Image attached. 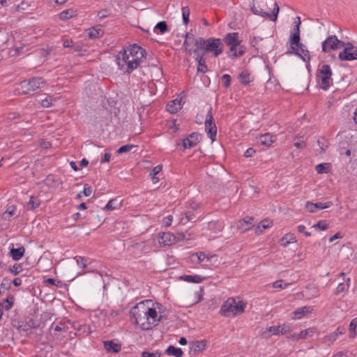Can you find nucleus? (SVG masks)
<instances>
[{"label":"nucleus","instance_id":"nucleus-62","mask_svg":"<svg viewBox=\"0 0 357 357\" xmlns=\"http://www.w3.org/2000/svg\"><path fill=\"white\" fill-rule=\"evenodd\" d=\"M287 284H284V287H287ZM273 287L274 288H276V289H278V288L282 289V288H284V287H283V281L282 280L275 281L273 283Z\"/></svg>","mask_w":357,"mask_h":357},{"label":"nucleus","instance_id":"nucleus-64","mask_svg":"<svg viewBox=\"0 0 357 357\" xmlns=\"http://www.w3.org/2000/svg\"><path fill=\"white\" fill-rule=\"evenodd\" d=\"M297 22H296V27L294 29V33H298L300 35V26H301V18L300 17H297Z\"/></svg>","mask_w":357,"mask_h":357},{"label":"nucleus","instance_id":"nucleus-46","mask_svg":"<svg viewBox=\"0 0 357 357\" xmlns=\"http://www.w3.org/2000/svg\"><path fill=\"white\" fill-rule=\"evenodd\" d=\"M155 29H159L160 33H164L167 31V24L165 21L160 22L155 26Z\"/></svg>","mask_w":357,"mask_h":357},{"label":"nucleus","instance_id":"nucleus-41","mask_svg":"<svg viewBox=\"0 0 357 357\" xmlns=\"http://www.w3.org/2000/svg\"><path fill=\"white\" fill-rule=\"evenodd\" d=\"M8 271L13 275H16L22 271V265L15 264L13 266L9 267Z\"/></svg>","mask_w":357,"mask_h":357},{"label":"nucleus","instance_id":"nucleus-40","mask_svg":"<svg viewBox=\"0 0 357 357\" xmlns=\"http://www.w3.org/2000/svg\"><path fill=\"white\" fill-rule=\"evenodd\" d=\"M15 213V208L13 206L8 207L3 214V218L6 220H9Z\"/></svg>","mask_w":357,"mask_h":357},{"label":"nucleus","instance_id":"nucleus-53","mask_svg":"<svg viewBox=\"0 0 357 357\" xmlns=\"http://www.w3.org/2000/svg\"><path fill=\"white\" fill-rule=\"evenodd\" d=\"M142 357H160V353L158 351L154 353L143 351L142 354Z\"/></svg>","mask_w":357,"mask_h":357},{"label":"nucleus","instance_id":"nucleus-38","mask_svg":"<svg viewBox=\"0 0 357 357\" xmlns=\"http://www.w3.org/2000/svg\"><path fill=\"white\" fill-rule=\"evenodd\" d=\"M330 167L329 163H321L315 167V169L318 174L327 173Z\"/></svg>","mask_w":357,"mask_h":357},{"label":"nucleus","instance_id":"nucleus-25","mask_svg":"<svg viewBox=\"0 0 357 357\" xmlns=\"http://www.w3.org/2000/svg\"><path fill=\"white\" fill-rule=\"evenodd\" d=\"M104 33V31L101 28V26H96L89 29L88 36L89 38L94 39L101 37Z\"/></svg>","mask_w":357,"mask_h":357},{"label":"nucleus","instance_id":"nucleus-32","mask_svg":"<svg viewBox=\"0 0 357 357\" xmlns=\"http://www.w3.org/2000/svg\"><path fill=\"white\" fill-rule=\"evenodd\" d=\"M271 222L268 220H261L255 228V233L257 235L261 234L264 229L271 227Z\"/></svg>","mask_w":357,"mask_h":357},{"label":"nucleus","instance_id":"nucleus-17","mask_svg":"<svg viewBox=\"0 0 357 357\" xmlns=\"http://www.w3.org/2000/svg\"><path fill=\"white\" fill-rule=\"evenodd\" d=\"M195 60L197 62V71L205 73L207 70V66L206 65L205 60L204 59V54L197 51V50H195Z\"/></svg>","mask_w":357,"mask_h":357},{"label":"nucleus","instance_id":"nucleus-12","mask_svg":"<svg viewBox=\"0 0 357 357\" xmlns=\"http://www.w3.org/2000/svg\"><path fill=\"white\" fill-rule=\"evenodd\" d=\"M273 6H274V7H273L272 13L263 12L261 9L259 10L257 8H256L255 6H253L252 8V11L253 13H255L256 15H261V17H264L269 18L272 21L275 22L277 20L278 15L280 11V8L277 3H274Z\"/></svg>","mask_w":357,"mask_h":357},{"label":"nucleus","instance_id":"nucleus-34","mask_svg":"<svg viewBox=\"0 0 357 357\" xmlns=\"http://www.w3.org/2000/svg\"><path fill=\"white\" fill-rule=\"evenodd\" d=\"M290 43L291 48L292 50H296V49H298V45L301 44L300 43V35H298V33H294L293 36L291 38Z\"/></svg>","mask_w":357,"mask_h":357},{"label":"nucleus","instance_id":"nucleus-15","mask_svg":"<svg viewBox=\"0 0 357 357\" xmlns=\"http://www.w3.org/2000/svg\"><path fill=\"white\" fill-rule=\"evenodd\" d=\"M333 205L331 202H327L325 203L318 202V203H312L310 202H307L305 204V208L310 213H315L317 210L325 209L329 208Z\"/></svg>","mask_w":357,"mask_h":357},{"label":"nucleus","instance_id":"nucleus-18","mask_svg":"<svg viewBox=\"0 0 357 357\" xmlns=\"http://www.w3.org/2000/svg\"><path fill=\"white\" fill-rule=\"evenodd\" d=\"M237 229L242 233L245 232L253 227V218L247 216L237 222Z\"/></svg>","mask_w":357,"mask_h":357},{"label":"nucleus","instance_id":"nucleus-47","mask_svg":"<svg viewBox=\"0 0 357 357\" xmlns=\"http://www.w3.org/2000/svg\"><path fill=\"white\" fill-rule=\"evenodd\" d=\"M202 296H203V289H200L199 291H195L193 294L194 300L192 301V304H195L199 303L202 300Z\"/></svg>","mask_w":357,"mask_h":357},{"label":"nucleus","instance_id":"nucleus-29","mask_svg":"<svg viewBox=\"0 0 357 357\" xmlns=\"http://www.w3.org/2000/svg\"><path fill=\"white\" fill-rule=\"evenodd\" d=\"M165 353L168 356H174V357H182L183 355V352L181 348H176L172 345L167 347Z\"/></svg>","mask_w":357,"mask_h":357},{"label":"nucleus","instance_id":"nucleus-59","mask_svg":"<svg viewBox=\"0 0 357 357\" xmlns=\"http://www.w3.org/2000/svg\"><path fill=\"white\" fill-rule=\"evenodd\" d=\"M162 165H159L155 167L151 172L150 173L151 176H156L158 174H159L162 171Z\"/></svg>","mask_w":357,"mask_h":357},{"label":"nucleus","instance_id":"nucleus-28","mask_svg":"<svg viewBox=\"0 0 357 357\" xmlns=\"http://www.w3.org/2000/svg\"><path fill=\"white\" fill-rule=\"evenodd\" d=\"M206 343L204 340L195 341L192 342L190 350L194 353L200 352L205 349Z\"/></svg>","mask_w":357,"mask_h":357},{"label":"nucleus","instance_id":"nucleus-48","mask_svg":"<svg viewBox=\"0 0 357 357\" xmlns=\"http://www.w3.org/2000/svg\"><path fill=\"white\" fill-rule=\"evenodd\" d=\"M294 146L298 149H304L306 146L305 142L303 139V137H296L294 139Z\"/></svg>","mask_w":357,"mask_h":357},{"label":"nucleus","instance_id":"nucleus-4","mask_svg":"<svg viewBox=\"0 0 357 357\" xmlns=\"http://www.w3.org/2000/svg\"><path fill=\"white\" fill-rule=\"evenodd\" d=\"M146 311V305L144 303L137 304L130 310V314L135 319V324L140 326L142 330L151 329V325L148 323Z\"/></svg>","mask_w":357,"mask_h":357},{"label":"nucleus","instance_id":"nucleus-44","mask_svg":"<svg viewBox=\"0 0 357 357\" xmlns=\"http://www.w3.org/2000/svg\"><path fill=\"white\" fill-rule=\"evenodd\" d=\"M137 146L135 145L132 144H126L124 146H121L118 150L117 153L119 154L127 153L130 151H132L133 149L136 148Z\"/></svg>","mask_w":357,"mask_h":357},{"label":"nucleus","instance_id":"nucleus-7","mask_svg":"<svg viewBox=\"0 0 357 357\" xmlns=\"http://www.w3.org/2000/svg\"><path fill=\"white\" fill-rule=\"evenodd\" d=\"M332 70L329 65L321 66L317 74V78L321 81V88L327 90L333 84Z\"/></svg>","mask_w":357,"mask_h":357},{"label":"nucleus","instance_id":"nucleus-21","mask_svg":"<svg viewBox=\"0 0 357 357\" xmlns=\"http://www.w3.org/2000/svg\"><path fill=\"white\" fill-rule=\"evenodd\" d=\"M199 142V135L192 133L183 139V144L185 149H190L195 146Z\"/></svg>","mask_w":357,"mask_h":357},{"label":"nucleus","instance_id":"nucleus-63","mask_svg":"<svg viewBox=\"0 0 357 357\" xmlns=\"http://www.w3.org/2000/svg\"><path fill=\"white\" fill-rule=\"evenodd\" d=\"M255 153V149H253L252 148H249L245 151L244 156L246 158H250V157H252Z\"/></svg>","mask_w":357,"mask_h":357},{"label":"nucleus","instance_id":"nucleus-16","mask_svg":"<svg viewBox=\"0 0 357 357\" xmlns=\"http://www.w3.org/2000/svg\"><path fill=\"white\" fill-rule=\"evenodd\" d=\"M315 331L314 328H310L304 331H301L298 333H292L287 336L288 339L298 341L301 339H306L308 337H311L314 333Z\"/></svg>","mask_w":357,"mask_h":357},{"label":"nucleus","instance_id":"nucleus-6","mask_svg":"<svg viewBox=\"0 0 357 357\" xmlns=\"http://www.w3.org/2000/svg\"><path fill=\"white\" fill-rule=\"evenodd\" d=\"M45 82L41 77H33L29 80H24L20 83L19 87L16 89L19 94L27 95L45 86Z\"/></svg>","mask_w":357,"mask_h":357},{"label":"nucleus","instance_id":"nucleus-30","mask_svg":"<svg viewBox=\"0 0 357 357\" xmlns=\"http://www.w3.org/2000/svg\"><path fill=\"white\" fill-rule=\"evenodd\" d=\"M77 15V10L70 8L62 11L59 14V17L62 20H69Z\"/></svg>","mask_w":357,"mask_h":357},{"label":"nucleus","instance_id":"nucleus-20","mask_svg":"<svg viewBox=\"0 0 357 357\" xmlns=\"http://www.w3.org/2000/svg\"><path fill=\"white\" fill-rule=\"evenodd\" d=\"M197 38H195V36L193 33L188 32L185 34V40L183 43V47L185 48V51H187L190 54H192L194 53V50L191 47V45L193 43L195 45V40Z\"/></svg>","mask_w":357,"mask_h":357},{"label":"nucleus","instance_id":"nucleus-27","mask_svg":"<svg viewBox=\"0 0 357 357\" xmlns=\"http://www.w3.org/2000/svg\"><path fill=\"white\" fill-rule=\"evenodd\" d=\"M121 206V201L118 198H114L109 200V202L105 205L104 209L107 211H113L120 208Z\"/></svg>","mask_w":357,"mask_h":357},{"label":"nucleus","instance_id":"nucleus-23","mask_svg":"<svg viewBox=\"0 0 357 357\" xmlns=\"http://www.w3.org/2000/svg\"><path fill=\"white\" fill-rule=\"evenodd\" d=\"M182 108L181 99L170 101L166 106V109L171 114L177 113Z\"/></svg>","mask_w":357,"mask_h":357},{"label":"nucleus","instance_id":"nucleus-8","mask_svg":"<svg viewBox=\"0 0 357 357\" xmlns=\"http://www.w3.org/2000/svg\"><path fill=\"white\" fill-rule=\"evenodd\" d=\"M344 46L345 43L338 40L336 36H330L322 43V51L324 52H329L331 50L344 47Z\"/></svg>","mask_w":357,"mask_h":357},{"label":"nucleus","instance_id":"nucleus-11","mask_svg":"<svg viewBox=\"0 0 357 357\" xmlns=\"http://www.w3.org/2000/svg\"><path fill=\"white\" fill-rule=\"evenodd\" d=\"M338 57L341 61L357 59V50L351 43H348V46L339 53Z\"/></svg>","mask_w":357,"mask_h":357},{"label":"nucleus","instance_id":"nucleus-14","mask_svg":"<svg viewBox=\"0 0 357 357\" xmlns=\"http://www.w3.org/2000/svg\"><path fill=\"white\" fill-rule=\"evenodd\" d=\"M177 242L176 235L169 232L160 234L158 236V243L160 245H172Z\"/></svg>","mask_w":357,"mask_h":357},{"label":"nucleus","instance_id":"nucleus-55","mask_svg":"<svg viewBox=\"0 0 357 357\" xmlns=\"http://www.w3.org/2000/svg\"><path fill=\"white\" fill-rule=\"evenodd\" d=\"M77 264L82 268H85L87 266L86 259L82 257L77 258Z\"/></svg>","mask_w":357,"mask_h":357},{"label":"nucleus","instance_id":"nucleus-1","mask_svg":"<svg viewBox=\"0 0 357 357\" xmlns=\"http://www.w3.org/2000/svg\"><path fill=\"white\" fill-rule=\"evenodd\" d=\"M145 54V50L133 45L127 50L119 52L116 56V63L121 70L130 73L139 66Z\"/></svg>","mask_w":357,"mask_h":357},{"label":"nucleus","instance_id":"nucleus-58","mask_svg":"<svg viewBox=\"0 0 357 357\" xmlns=\"http://www.w3.org/2000/svg\"><path fill=\"white\" fill-rule=\"evenodd\" d=\"M317 143L319 144L321 151H324L328 147V143L324 139H322L321 140L318 139Z\"/></svg>","mask_w":357,"mask_h":357},{"label":"nucleus","instance_id":"nucleus-57","mask_svg":"<svg viewBox=\"0 0 357 357\" xmlns=\"http://www.w3.org/2000/svg\"><path fill=\"white\" fill-rule=\"evenodd\" d=\"M54 181V177L52 175L47 176L46 179L45 180L46 185L50 187L54 186V185L53 184Z\"/></svg>","mask_w":357,"mask_h":357},{"label":"nucleus","instance_id":"nucleus-35","mask_svg":"<svg viewBox=\"0 0 357 357\" xmlns=\"http://www.w3.org/2000/svg\"><path fill=\"white\" fill-rule=\"evenodd\" d=\"M238 78L241 84L243 85H248L251 82L250 74L247 71H243L239 75Z\"/></svg>","mask_w":357,"mask_h":357},{"label":"nucleus","instance_id":"nucleus-50","mask_svg":"<svg viewBox=\"0 0 357 357\" xmlns=\"http://www.w3.org/2000/svg\"><path fill=\"white\" fill-rule=\"evenodd\" d=\"M54 100V99L52 96H49L47 98H45V99L41 100V105L43 107H50L52 105V101Z\"/></svg>","mask_w":357,"mask_h":357},{"label":"nucleus","instance_id":"nucleus-45","mask_svg":"<svg viewBox=\"0 0 357 357\" xmlns=\"http://www.w3.org/2000/svg\"><path fill=\"white\" fill-rule=\"evenodd\" d=\"M349 288V284L340 283L336 288L335 294L347 292Z\"/></svg>","mask_w":357,"mask_h":357},{"label":"nucleus","instance_id":"nucleus-52","mask_svg":"<svg viewBox=\"0 0 357 357\" xmlns=\"http://www.w3.org/2000/svg\"><path fill=\"white\" fill-rule=\"evenodd\" d=\"M316 229H319L320 230H325L328 228V225L325 221H319L317 224L313 226Z\"/></svg>","mask_w":357,"mask_h":357},{"label":"nucleus","instance_id":"nucleus-26","mask_svg":"<svg viewBox=\"0 0 357 357\" xmlns=\"http://www.w3.org/2000/svg\"><path fill=\"white\" fill-rule=\"evenodd\" d=\"M25 248L22 246L18 248H11L10 251V256L13 259L17 261L20 260L24 255Z\"/></svg>","mask_w":357,"mask_h":357},{"label":"nucleus","instance_id":"nucleus-49","mask_svg":"<svg viewBox=\"0 0 357 357\" xmlns=\"http://www.w3.org/2000/svg\"><path fill=\"white\" fill-rule=\"evenodd\" d=\"M14 301H15V297L13 296L10 295L7 297V298L5 301V302L7 303L5 305L6 310L8 311L12 308L13 303H14Z\"/></svg>","mask_w":357,"mask_h":357},{"label":"nucleus","instance_id":"nucleus-39","mask_svg":"<svg viewBox=\"0 0 357 357\" xmlns=\"http://www.w3.org/2000/svg\"><path fill=\"white\" fill-rule=\"evenodd\" d=\"M356 326H357V318H355V319H352V321H351V323L349 324V335L351 338H354L356 335Z\"/></svg>","mask_w":357,"mask_h":357},{"label":"nucleus","instance_id":"nucleus-33","mask_svg":"<svg viewBox=\"0 0 357 357\" xmlns=\"http://www.w3.org/2000/svg\"><path fill=\"white\" fill-rule=\"evenodd\" d=\"M311 312L310 307L305 306L301 308H298L296 311L293 312L294 319H300L304 315L310 313Z\"/></svg>","mask_w":357,"mask_h":357},{"label":"nucleus","instance_id":"nucleus-5","mask_svg":"<svg viewBox=\"0 0 357 357\" xmlns=\"http://www.w3.org/2000/svg\"><path fill=\"white\" fill-rule=\"evenodd\" d=\"M225 43L229 46V56L231 59H236L242 56L244 53L243 47L240 45L238 33H230L224 38Z\"/></svg>","mask_w":357,"mask_h":357},{"label":"nucleus","instance_id":"nucleus-37","mask_svg":"<svg viewBox=\"0 0 357 357\" xmlns=\"http://www.w3.org/2000/svg\"><path fill=\"white\" fill-rule=\"evenodd\" d=\"M40 204V202L38 199L31 196L29 202L27 203V208L30 210H34L38 208Z\"/></svg>","mask_w":357,"mask_h":357},{"label":"nucleus","instance_id":"nucleus-56","mask_svg":"<svg viewBox=\"0 0 357 357\" xmlns=\"http://www.w3.org/2000/svg\"><path fill=\"white\" fill-rule=\"evenodd\" d=\"M82 192L86 197L90 196L92 193L91 187L89 184H85Z\"/></svg>","mask_w":357,"mask_h":357},{"label":"nucleus","instance_id":"nucleus-36","mask_svg":"<svg viewBox=\"0 0 357 357\" xmlns=\"http://www.w3.org/2000/svg\"><path fill=\"white\" fill-rule=\"evenodd\" d=\"M185 281L188 282H195V283H200L203 281L204 278H202L199 275H185L183 277H181Z\"/></svg>","mask_w":357,"mask_h":357},{"label":"nucleus","instance_id":"nucleus-54","mask_svg":"<svg viewBox=\"0 0 357 357\" xmlns=\"http://www.w3.org/2000/svg\"><path fill=\"white\" fill-rule=\"evenodd\" d=\"M222 79L224 82L225 87L228 88L230 86V83H231V77H230V75H229L227 74H225V75H222Z\"/></svg>","mask_w":357,"mask_h":357},{"label":"nucleus","instance_id":"nucleus-9","mask_svg":"<svg viewBox=\"0 0 357 357\" xmlns=\"http://www.w3.org/2000/svg\"><path fill=\"white\" fill-rule=\"evenodd\" d=\"M291 331V326L289 324H283L282 326H273L266 328L264 331L261 333V336L264 338H268L274 335H285Z\"/></svg>","mask_w":357,"mask_h":357},{"label":"nucleus","instance_id":"nucleus-22","mask_svg":"<svg viewBox=\"0 0 357 357\" xmlns=\"http://www.w3.org/2000/svg\"><path fill=\"white\" fill-rule=\"evenodd\" d=\"M104 349L109 353H119L121 350V344L114 340L103 342Z\"/></svg>","mask_w":357,"mask_h":357},{"label":"nucleus","instance_id":"nucleus-51","mask_svg":"<svg viewBox=\"0 0 357 357\" xmlns=\"http://www.w3.org/2000/svg\"><path fill=\"white\" fill-rule=\"evenodd\" d=\"M11 283L12 282L8 278H5L1 283V287L6 289H10L11 288Z\"/></svg>","mask_w":357,"mask_h":357},{"label":"nucleus","instance_id":"nucleus-61","mask_svg":"<svg viewBox=\"0 0 357 357\" xmlns=\"http://www.w3.org/2000/svg\"><path fill=\"white\" fill-rule=\"evenodd\" d=\"M173 217L172 215H168L163 218V223L166 227H169L171 225L172 222Z\"/></svg>","mask_w":357,"mask_h":357},{"label":"nucleus","instance_id":"nucleus-3","mask_svg":"<svg viewBox=\"0 0 357 357\" xmlns=\"http://www.w3.org/2000/svg\"><path fill=\"white\" fill-rule=\"evenodd\" d=\"M246 303L239 298H229L221 306L220 314L226 317H235L245 312Z\"/></svg>","mask_w":357,"mask_h":357},{"label":"nucleus","instance_id":"nucleus-42","mask_svg":"<svg viewBox=\"0 0 357 357\" xmlns=\"http://www.w3.org/2000/svg\"><path fill=\"white\" fill-rule=\"evenodd\" d=\"M342 333L343 329L337 328L335 332L328 335V340L333 342L336 340L339 335H342Z\"/></svg>","mask_w":357,"mask_h":357},{"label":"nucleus","instance_id":"nucleus-10","mask_svg":"<svg viewBox=\"0 0 357 357\" xmlns=\"http://www.w3.org/2000/svg\"><path fill=\"white\" fill-rule=\"evenodd\" d=\"M205 130L206 131L208 136L210 137L212 142L215 140L217 134V127L214 123L212 107H210L205 119Z\"/></svg>","mask_w":357,"mask_h":357},{"label":"nucleus","instance_id":"nucleus-31","mask_svg":"<svg viewBox=\"0 0 357 357\" xmlns=\"http://www.w3.org/2000/svg\"><path fill=\"white\" fill-rule=\"evenodd\" d=\"M192 257H196L197 259L198 262L204 261L205 259H206L208 261H211L212 259L215 258L217 259L218 257L215 255L208 256L203 252H197L195 254H193L192 255Z\"/></svg>","mask_w":357,"mask_h":357},{"label":"nucleus","instance_id":"nucleus-60","mask_svg":"<svg viewBox=\"0 0 357 357\" xmlns=\"http://www.w3.org/2000/svg\"><path fill=\"white\" fill-rule=\"evenodd\" d=\"M185 218L187 221H195V215L193 212L188 211L185 213Z\"/></svg>","mask_w":357,"mask_h":357},{"label":"nucleus","instance_id":"nucleus-43","mask_svg":"<svg viewBox=\"0 0 357 357\" xmlns=\"http://www.w3.org/2000/svg\"><path fill=\"white\" fill-rule=\"evenodd\" d=\"M183 21L185 24L189 23L190 21V9L188 7H183L182 8Z\"/></svg>","mask_w":357,"mask_h":357},{"label":"nucleus","instance_id":"nucleus-24","mask_svg":"<svg viewBox=\"0 0 357 357\" xmlns=\"http://www.w3.org/2000/svg\"><path fill=\"white\" fill-rule=\"evenodd\" d=\"M259 142L266 146H270L276 139V137L270 133L261 135L258 137Z\"/></svg>","mask_w":357,"mask_h":357},{"label":"nucleus","instance_id":"nucleus-19","mask_svg":"<svg viewBox=\"0 0 357 357\" xmlns=\"http://www.w3.org/2000/svg\"><path fill=\"white\" fill-rule=\"evenodd\" d=\"M288 54H295L299 56L304 61H309L310 55L309 51L305 48V46L303 44L298 45V49L296 50L288 51Z\"/></svg>","mask_w":357,"mask_h":357},{"label":"nucleus","instance_id":"nucleus-2","mask_svg":"<svg viewBox=\"0 0 357 357\" xmlns=\"http://www.w3.org/2000/svg\"><path fill=\"white\" fill-rule=\"evenodd\" d=\"M195 50H197L199 52L201 51L210 52L215 57L218 56L223 52V43L220 38H209L204 39L198 37L195 40Z\"/></svg>","mask_w":357,"mask_h":357},{"label":"nucleus","instance_id":"nucleus-13","mask_svg":"<svg viewBox=\"0 0 357 357\" xmlns=\"http://www.w3.org/2000/svg\"><path fill=\"white\" fill-rule=\"evenodd\" d=\"M147 319L148 323L151 325V329L158 325L162 316H159L155 308H151L146 306Z\"/></svg>","mask_w":357,"mask_h":357}]
</instances>
